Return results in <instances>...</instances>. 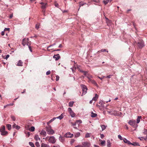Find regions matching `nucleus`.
Wrapping results in <instances>:
<instances>
[{
  "label": "nucleus",
  "mask_w": 147,
  "mask_h": 147,
  "mask_svg": "<svg viewBox=\"0 0 147 147\" xmlns=\"http://www.w3.org/2000/svg\"><path fill=\"white\" fill-rule=\"evenodd\" d=\"M29 145L31 146L32 147H34V144L31 142H29Z\"/></svg>",
  "instance_id": "473e14b6"
},
{
  "label": "nucleus",
  "mask_w": 147,
  "mask_h": 147,
  "mask_svg": "<svg viewBox=\"0 0 147 147\" xmlns=\"http://www.w3.org/2000/svg\"><path fill=\"white\" fill-rule=\"evenodd\" d=\"M63 117V114H62L59 117H57V118L59 119H61Z\"/></svg>",
  "instance_id": "bb28decb"
},
{
  "label": "nucleus",
  "mask_w": 147,
  "mask_h": 147,
  "mask_svg": "<svg viewBox=\"0 0 147 147\" xmlns=\"http://www.w3.org/2000/svg\"><path fill=\"white\" fill-rule=\"evenodd\" d=\"M53 57L55 59V60H58L60 58V56L58 54H57L56 55H54Z\"/></svg>",
  "instance_id": "2eb2a0df"
},
{
  "label": "nucleus",
  "mask_w": 147,
  "mask_h": 147,
  "mask_svg": "<svg viewBox=\"0 0 147 147\" xmlns=\"http://www.w3.org/2000/svg\"><path fill=\"white\" fill-rule=\"evenodd\" d=\"M68 111L72 117H74L75 116L76 114L72 110L71 108H68Z\"/></svg>",
  "instance_id": "6e6552de"
},
{
  "label": "nucleus",
  "mask_w": 147,
  "mask_h": 147,
  "mask_svg": "<svg viewBox=\"0 0 147 147\" xmlns=\"http://www.w3.org/2000/svg\"><path fill=\"white\" fill-rule=\"evenodd\" d=\"M105 77V76H103L102 77L100 78L99 77V76H98V78H99L101 80H102V79H103Z\"/></svg>",
  "instance_id": "bf43d9fd"
},
{
  "label": "nucleus",
  "mask_w": 147,
  "mask_h": 147,
  "mask_svg": "<svg viewBox=\"0 0 147 147\" xmlns=\"http://www.w3.org/2000/svg\"><path fill=\"white\" fill-rule=\"evenodd\" d=\"M9 57V55H7L6 56L5 58V59H7Z\"/></svg>",
  "instance_id": "052dcab7"
},
{
  "label": "nucleus",
  "mask_w": 147,
  "mask_h": 147,
  "mask_svg": "<svg viewBox=\"0 0 147 147\" xmlns=\"http://www.w3.org/2000/svg\"><path fill=\"white\" fill-rule=\"evenodd\" d=\"M97 115L96 114L94 113L93 112H92L91 113V116L92 117H96Z\"/></svg>",
  "instance_id": "a878e982"
},
{
  "label": "nucleus",
  "mask_w": 147,
  "mask_h": 147,
  "mask_svg": "<svg viewBox=\"0 0 147 147\" xmlns=\"http://www.w3.org/2000/svg\"><path fill=\"white\" fill-rule=\"evenodd\" d=\"M75 147H82L81 145H78L77 146H75Z\"/></svg>",
  "instance_id": "774afa93"
},
{
  "label": "nucleus",
  "mask_w": 147,
  "mask_h": 147,
  "mask_svg": "<svg viewBox=\"0 0 147 147\" xmlns=\"http://www.w3.org/2000/svg\"><path fill=\"white\" fill-rule=\"evenodd\" d=\"M82 147H90V144L87 142H83L82 143Z\"/></svg>",
  "instance_id": "9d476101"
},
{
  "label": "nucleus",
  "mask_w": 147,
  "mask_h": 147,
  "mask_svg": "<svg viewBox=\"0 0 147 147\" xmlns=\"http://www.w3.org/2000/svg\"><path fill=\"white\" fill-rule=\"evenodd\" d=\"M137 46L138 48L141 49L144 46V43L142 40H140L137 43Z\"/></svg>",
  "instance_id": "f03ea898"
},
{
  "label": "nucleus",
  "mask_w": 147,
  "mask_h": 147,
  "mask_svg": "<svg viewBox=\"0 0 147 147\" xmlns=\"http://www.w3.org/2000/svg\"><path fill=\"white\" fill-rule=\"evenodd\" d=\"M51 73V71H48L46 72V75H49Z\"/></svg>",
  "instance_id": "864d4df0"
},
{
  "label": "nucleus",
  "mask_w": 147,
  "mask_h": 147,
  "mask_svg": "<svg viewBox=\"0 0 147 147\" xmlns=\"http://www.w3.org/2000/svg\"><path fill=\"white\" fill-rule=\"evenodd\" d=\"M107 146L108 147H111V143L109 140L107 141Z\"/></svg>",
  "instance_id": "c85d7f7f"
},
{
  "label": "nucleus",
  "mask_w": 147,
  "mask_h": 147,
  "mask_svg": "<svg viewBox=\"0 0 147 147\" xmlns=\"http://www.w3.org/2000/svg\"><path fill=\"white\" fill-rule=\"evenodd\" d=\"M41 147H50V146L47 144L44 143H42L41 144Z\"/></svg>",
  "instance_id": "aec40b11"
},
{
  "label": "nucleus",
  "mask_w": 147,
  "mask_h": 147,
  "mask_svg": "<svg viewBox=\"0 0 147 147\" xmlns=\"http://www.w3.org/2000/svg\"><path fill=\"white\" fill-rule=\"evenodd\" d=\"M131 145H134V146H138L139 145V144L138 143H137L136 142H135L134 143H132V144H131Z\"/></svg>",
  "instance_id": "79ce46f5"
},
{
  "label": "nucleus",
  "mask_w": 147,
  "mask_h": 147,
  "mask_svg": "<svg viewBox=\"0 0 147 147\" xmlns=\"http://www.w3.org/2000/svg\"><path fill=\"white\" fill-rule=\"evenodd\" d=\"M102 130H105L106 129V127L104 125H101Z\"/></svg>",
  "instance_id": "e433bc0d"
},
{
  "label": "nucleus",
  "mask_w": 147,
  "mask_h": 147,
  "mask_svg": "<svg viewBox=\"0 0 147 147\" xmlns=\"http://www.w3.org/2000/svg\"><path fill=\"white\" fill-rule=\"evenodd\" d=\"M1 34L2 36H3L5 34V32L4 31H2L1 33Z\"/></svg>",
  "instance_id": "e2e57ef3"
},
{
  "label": "nucleus",
  "mask_w": 147,
  "mask_h": 147,
  "mask_svg": "<svg viewBox=\"0 0 147 147\" xmlns=\"http://www.w3.org/2000/svg\"><path fill=\"white\" fill-rule=\"evenodd\" d=\"M128 123L131 126L136 128L138 126V125L136 123V121L133 120H131L129 121Z\"/></svg>",
  "instance_id": "39448f33"
},
{
  "label": "nucleus",
  "mask_w": 147,
  "mask_h": 147,
  "mask_svg": "<svg viewBox=\"0 0 147 147\" xmlns=\"http://www.w3.org/2000/svg\"><path fill=\"white\" fill-rule=\"evenodd\" d=\"M76 123H77L78 125H79L82 123V121L81 120L79 119L77 120L76 121Z\"/></svg>",
  "instance_id": "412c9836"
},
{
  "label": "nucleus",
  "mask_w": 147,
  "mask_h": 147,
  "mask_svg": "<svg viewBox=\"0 0 147 147\" xmlns=\"http://www.w3.org/2000/svg\"><path fill=\"white\" fill-rule=\"evenodd\" d=\"M86 3H82L81 2H80L79 3V7H80L81 6H83L84 5V4H86ZM80 8V7H79ZM80 8H79L78 10Z\"/></svg>",
  "instance_id": "2f4dec72"
},
{
  "label": "nucleus",
  "mask_w": 147,
  "mask_h": 147,
  "mask_svg": "<svg viewBox=\"0 0 147 147\" xmlns=\"http://www.w3.org/2000/svg\"><path fill=\"white\" fill-rule=\"evenodd\" d=\"M142 118L141 116H138L137 119V123H138L140 121V119Z\"/></svg>",
  "instance_id": "b1692460"
},
{
  "label": "nucleus",
  "mask_w": 147,
  "mask_h": 147,
  "mask_svg": "<svg viewBox=\"0 0 147 147\" xmlns=\"http://www.w3.org/2000/svg\"><path fill=\"white\" fill-rule=\"evenodd\" d=\"M58 47L59 48H61L62 47V46L61 44H60L59 46Z\"/></svg>",
  "instance_id": "338daca9"
},
{
  "label": "nucleus",
  "mask_w": 147,
  "mask_h": 147,
  "mask_svg": "<svg viewBox=\"0 0 147 147\" xmlns=\"http://www.w3.org/2000/svg\"><path fill=\"white\" fill-rule=\"evenodd\" d=\"M71 124L72 125L74 126H76V122L75 123H73L72 122L71 123Z\"/></svg>",
  "instance_id": "6e6d98bb"
},
{
  "label": "nucleus",
  "mask_w": 147,
  "mask_h": 147,
  "mask_svg": "<svg viewBox=\"0 0 147 147\" xmlns=\"http://www.w3.org/2000/svg\"><path fill=\"white\" fill-rule=\"evenodd\" d=\"M74 103V102H73V101L70 102L69 103V106L70 107H72Z\"/></svg>",
  "instance_id": "5701e85b"
},
{
  "label": "nucleus",
  "mask_w": 147,
  "mask_h": 147,
  "mask_svg": "<svg viewBox=\"0 0 147 147\" xmlns=\"http://www.w3.org/2000/svg\"><path fill=\"white\" fill-rule=\"evenodd\" d=\"M98 96L97 94H95V96L93 98L92 100L96 101L97 99L98 98Z\"/></svg>",
  "instance_id": "6ab92c4d"
},
{
  "label": "nucleus",
  "mask_w": 147,
  "mask_h": 147,
  "mask_svg": "<svg viewBox=\"0 0 147 147\" xmlns=\"http://www.w3.org/2000/svg\"><path fill=\"white\" fill-rule=\"evenodd\" d=\"M40 134L41 135H42L44 136H46V133L45 131L44 130H42L41 131Z\"/></svg>",
  "instance_id": "f3484780"
},
{
  "label": "nucleus",
  "mask_w": 147,
  "mask_h": 147,
  "mask_svg": "<svg viewBox=\"0 0 147 147\" xmlns=\"http://www.w3.org/2000/svg\"><path fill=\"white\" fill-rule=\"evenodd\" d=\"M7 127L9 130H10L11 129V125L10 124H7Z\"/></svg>",
  "instance_id": "cd10ccee"
},
{
  "label": "nucleus",
  "mask_w": 147,
  "mask_h": 147,
  "mask_svg": "<svg viewBox=\"0 0 147 147\" xmlns=\"http://www.w3.org/2000/svg\"><path fill=\"white\" fill-rule=\"evenodd\" d=\"M20 126L17 125V126H16V127L15 128L18 130L20 129Z\"/></svg>",
  "instance_id": "5fc2aeb1"
},
{
  "label": "nucleus",
  "mask_w": 147,
  "mask_h": 147,
  "mask_svg": "<svg viewBox=\"0 0 147 147\" xmlns=\"http://www.w3.org/2000/svg\"><path fill=\"white\" fill-rule=\"evenodd\" d=\"M40 3L42 5L41 8L42 9H45L46 8L47 5V2H41Z\"/></svg>",
  "instance_id": "f8f14e48"
},
{
  "label": "nucleus",
  "mask_w": 147,
  "mask_h": 147,
  "mask_svg": "<svg viewBox=\"0 0 147 147\" xmlns=\"http://www.w3.org/2000/svg\"><path fill=\"white\" fill-rule=\"evenodd\" d=\"M80 134L79 132H77L76 133L75 135V138H78L80 136Z\"/></svg>",
  "instance_id": "393cba45"
},
{
  "label": "nucleus",
  "mask_w": 147,
  "mask_h": 147,
  "mask_svg": "<svg viewBox=\"0 0 147 147\" xmlns=\"http://www.w3.org/2000/svg\"><path fill=\"white\" fill-rule=\"evenodd\" d=\"M45 139V140H48L49 142L51 143H55L56 142L55 138L54 136L47 137Z\"/></svg>",
  "instance_id": "f257e3e1"
},
{
  "label": "nucleus",
  "mask_w": 147,
  "mask_h": 147,
  "mask_svg": "<svg viewBox=\"0 0 147 147\" xmlns=\"http://www.w3.org/2000/svg\"><path fill=\"white\" fill-rule=\"evenodd\" d=\"M74 136V135L73 134H71L70 132H68L66 133L64 135V137L66 138H72Z\"/></svg>",
  "instance_id": "9b49d317"
},
{
  "label": "nucleus",
  "mask_w": 147,
  "mask_h": 147,
  "mask_svg": "<svg viewBox=\"0 0 147 147\" xmlns=\"http://www.w3.org/2000/svg\"><path fill=\"white\" fill-rule=\"evenodd\" d=\"M81 86L82 88V96L83 94H85L86 93L87 88L86 86L84 85H81Z\"/></svg>",
  "instance_id": "0eeeda50"
},
{
  "label": "nucleus",
  "mask_w": 147,
  "mask_h": 147,
  "mask_svg": "<svg viewBox=\"0 0 147 147\" xmlns=\"http://www.w3.org/2000/svg\"><path fill=\"white\" fill-rule=\"evenodd\" d=\"M10 29L9 28H5L4 29V30L6 31V30H8V31H9Z\"/></svg>",
  "instance_id": "13d9d810"
},
{
  "label": "nucleus",
  "mask_w": 147,
  "mask_h": 147,
  "mask_svg": "<svg viewBox=\"0 0 147 147\" xmlns=\"http://www.w3.org/2000/svg\"><path fill=\"white\" fill-rule=\"evenodd\" d=\"M100 51L101 52H104L105 51H106L107 52H108V51H107L106 49H102L100 50Z\"/></svg>",
  "instance_id": "49530a36"
},
{
  "label": "nucleus",
  "mask_w": 147,
  "mask_h": 147,
  "mask_svg": "<svg viewBox=\"0 0 147 147\" xmlns=\"http://www.w3.org/2000/svg\"><path fill=\"white\" fill-rule=\"evenodd\" d=\"M1 135L3 136L7 135L8 134L7 131H5V127L4 126H3L0 129Z\"/></svg>",
  "instance_id": "20e7f679"
},
{
  "label": "nucleus",
  "mask_w": 147,
  "mask_h": 147,
  "mask_svg": "<svg viewBox=\"0 0 147 147\" xmlns=\"http://www.w3.org/2000/svg\"><path fill=\"white\" fill-rule=\"evenodd\" d=\"M55 45V43H54L52 45H50L48 47H47V50L48 51H50V49H48L49 48L51 47V46H54Z\"/></svg>",
  "instance_id": "58836bf2"
},
{
  "label": "nucleus",
  "mask_w": 147,
  "mask_h": 147,
  "mask_svg": "<svg viewBox=\"0 0 147 147\" xmlns=\"http://www.w3.org/2000/svg\"><path fill=\"white\" fill-rule=\"evenodd\" d=\"M75 69H78L79 71H80V72L83 73L84 74V76H86V75L88 73V72L87 71H84L80 69L79 67L78 66V65H76V67L75 66V65H74Z\"/></svg>",
  "instance_id": "1a4fd4ad"
},
{
  "label": "nucleus",
  "mask_w": 147,
  "mask_h": 147,
  "mask_svg": "<svg viewBox=\"0 0 147 147\" xmlns=\"http://www.w3.org/2000/svg\"><path fill=\"white\" fill-rule=\"evenodd\" d=\"M100 138H101L102 139L105 137V136L103 134H100Z\"/></svg>",
  "instance_id": "4d7b16f0"
},
{
  "label": "nucleus",
  "mask_w": 147,
  "mask_h": 147,
  "mask_svg": "<svg viewBox=\"0 0 147 147\" xmlns=\"http://www.w3.org/2000/svg\"><path fill=\"white\" fill-rule=\"evenodd\" d=\"M22 63V61L21 60H19L18 62V64H21Z\"/></svg>",
  "instance_id": "c03bdc74"
},
{
  "label": "nucleus",
  "mask_w": 147,
  "mask_h": 147,
  "mask_svg": "<svg viewBox=\"0 0 147 147\" xmlns=\"http://www.w3.org/2000/svg\"><path fill=\"white\" fill-rule=\"evenodd\" d=\"M90 82L92 83V84L94 85L95 86H96L97 87H98V85L97 84L96 82L94 80H90Z\"/></svg>",
  "instance_id": "a211bd4d"
},
{
  "label": "nucleus",
  "mask_w": 147,
  "mask_h": 147,
  "mask_svg": "<svg viewBox=\"0 0 147 147\" xmlns=\"http://www.w3.org/2000/svg\"><path fill=\"white\" fill-rule=\"evenodd\" d=\"M28 48H29V49L30 50V51L31 52H32V50L31 49V47L30 46H29Z\"/></svg>",
  "instance_id": "680f3d73"
},
{
  "label": "nucleus",
  "mask_w": 147,
  "mask_h": 147,
  "mask_svg": "<svg viewBox=\"0 0 147 147\" xmlns=\"http://www.w3.org/2000/svg\"><path fill=\"white\" fill-rule=\"evenodd\" d=\"M143 132L144 134H147V129H144Z\"/></svg>",
  "instance_id": "ea45409f"
},
{
  "label": "nucleus",
  "mask_w": 147,
  "mask_h": 147,
  "mask_svg": "<svg viewBox=\"0 0 147 147\" xmlns=\"http://www.w3.org/2000/svg\"><path fill=\"white\" fill-rule=\"evenodd\" d=\"M27 126V129H28L29 131L32 132L34 131L35 128L34 127L32 126L30 127L29 125H28Z\"/></svg>",
  "instance_id": "ddd939ff"
},
{
  "label": "nucleus",
  "mask_w": 147,
  "mask_h": 147,
  "mask_svg": "<svg viewBox=\"0 0 147 147\" xmlns=\"http://www.w3.org/2000/svg\"><path fill=\"white\" fill-rule=\"evenodd\" d=\"M112 76V75H109V76H108L105 77L106 78H110Z\"/></svg>",
  "instance_id": "603ef678"
},
{
  "label": "nucleus",
  "mask_w": 147,
  "mask_h": 147,
  "mask_svg": "<svg viewBox=\"0 0 147 147\" xmlns=\"http://www.w3.org/2000/svg\"><path fill=\"white\" fill-rule=\"evenodd\" d=\"M118 138L119 139L121 140H123L122 137L120 135H119L118 136Z\"/></svg>",
  "instance_id": "37998d69"
},
{
  "label": "nucleus",
  "mask_w": 147,
  "mask_h": 147,
  "mask_svg": "<svg viewBox=\"0 0 147 147\" xmlns=\"http://www.w3.org/2000/svg\"><path fill=\"white\" fill-rule=\"evenodd\" d=\"M104 104V102L102 101H100L99 103V105H97V106L100 110H102L105 107Z\"/></svg>",
  "instance_id": "423d86ee"
},
{
  "label": "nucleus",
  "mask_w": 147,
  "mask_h": 147,
  "mask_svg": "<svg viewBox=\"0 0 147 147\" xmlns=\"http://www.w3.org/2000/svg\"><path fill=\"white\" fill-rule=\"evenodd\" d=\"M109 0H106L103 1V3L105 5L107 4L109 2Z\"/></svg>",
  "instance_id": "c9c22d12"
},
{
  "label": "nucleus",
  "mask_w": 147,
  "mask_h": 147,
  "mask_svg": "<svg viewBox=\"0 0 147 147\" xmlns=\"http://www.w3.org/2000/svg\"><path fill=\"white\" fill-rule=\"evenodd\" d=\"M90 136V133H87L86 134L85 136L86 138H88Z\"/></svg>",
  "instance_id": "7c9ffc66"
},
{
  "label": "nucleus",
  "mask_w": 147,
  "mask_h": 147,
  "mask_svg": "<svg viewBox=\"0 0 147 147\" xmlns=\"http://www.w3.org/2000/svg\"><path fill=\"white\" fill-rule=\"evenodd\" d=\"M28 38H27V39H25L24 38L22 40V44L24 46H25L26 45V43L28 41Z\"/></svg>",
  "instance_id": "4468645a"
},
{
  "label": "nucleus",
  "mask_w": 147,
  "mask_h": 147,
  "mask_svg": "<svg viewBox=\"0 0 147 147\" xmlns=\"http://www.w3.org/2000/svg\"><path fill=\"white\" fill-rule=\"evenodd\" d=\"M46 130L48 134H53L54 133V131L51 129V126H49V127H46Z\"/></svg>",
  "instance_id": "7ed1b4c3"
},
{
  "label": "nucleus",
  "mask_w": 147,
  "mask_h": 147,
  "mask_svg": "<svg viewBox=\"0 0 147 147\" xmlns=\"http://www.w3.org/2000/svg\"><path fill=\"white\" fill-rule=\"evenodd\" d=\"M16 126L15 124H14L12 126L13 128H15Z\"/></svg>",
  "instance_id": "0e129e2a"
},
{
  "label": "nucleus",
  "mask_w": 147,
  "mask_h": 147,
  "mask_svg": "<svg viewBox=\"0 0 147 147\" xmlns=\"http://www.w3.org/2000/svg\"><path fill=\"white\" fill-rule=\"evenodd\" d=\"M34 138L36 141L40 140V138L38 135H36L34 137Z\"/></svg>",
  "instance_id": "4be33fe9"
},
{
  "label": "nucleus",
  "mask_w": 147,
  "mask_h": 147,
  "mask_svg": "<svg viewBox=\"0 0 147 147\" xmlns=\"http://www.w3.org/2000/svg\"><path fill=\"white\" fill-rule=\"evenodd\" d=\"M56 81H58L59 80V76H56Z\"/></svg>",
  "instance_id": "8fccbe9b"
},
{
  "label": "nucleus",
  "mask_w": 147,
  "mask_h": 147,
  "mask_svg": "<svg viewBox=\"0 0 147 147\" xmlns=\"http://www.w3.org/2000/svg\"><path fill=\"white\" fill-rule=\"evenodd\" d=\"M75 141V140L74 139H71V140L70 141V143L71 144H72L74 143Z\"/></svg>",
  "instance_id": "3c124183"
},
{
  "label": "nucleus",
  "mask_w": 147,
  "mask_h": 147,
  "mask_svg": "<svg viewBox=\"0 0 147 147\" xmlns=\"http://www.w3.org/2000/svg\"><path fill=\"white\" fill-rule=\"evenodd\" d=\"M59 140L61 142H63L64 141V137L61 136L59 137Z\"/></svg>",
  "instance_id": "c756f323"
},
{
  "label": "nucleus",
  "mask_w": 147,
  "mask_h": 147,
  "mask_svg": "<svg viewBox=\"0 0 147 147\" xmlns=\"http://www.w3.org/2000/svg\"><path fill=\"white\" fill-rule=\"evenodd\" d=\"M87 77L89 79V81H90V80H91V78H92V77L91 76L88 75V76H87Z\"/></svg>",
  "instance_id": "4c0bfd02"
},
{
  "label": "nucleus",
  "mask_w": 147,
  "mask_h": 147,
  "mask_svg": "<svg viewBox=\"0 0 147 147\" xmlns=\"http://www.w3.org/2000/svg\"><path fill=\"white\" fill-rule=\"evenodd\" d=\"M53 119H51L50 120L49 122H48L47 123V124H48V125H49V124H50V123H51V122L53 121Z\"/></svg>",
  "instance_id": "de8ad7c7"
},
{
  "label": "nucleus",
  "mask_w": 147,
  "mask_h": 147,
  "mask_svg": "<svg viewBox=\"0 0 147 147\" xmlns=\"http://www.w3.org/2000/svg\"><path fill=\"white\" fill-rule=\"evenodd\" d=\"M101 144L102 146L105 145V140H101Z\"/></svg>",
  "instance_id": "72a5a7b5"
},
{
  "label": "nucleus",
  "mask_w": 147,
  "mask_h": 147,
  "mask_svg": "<svg viewBox=\"0 0 147 147\" xmlns=\"http://www.w3.org/2000/svg\"><path fill=\"white\" fill-rule=\"evenodd\" d=\"M141 138L142 139H144L145 140L147 141V135L145 137H142Z\"/></svg>",
  "instance_id": "09e8293b"
},
{
  "label": "nucleus",
  "mask_w": 147,
  "mask_h": 147,
  "mask_svg": "<svg viewBox=\"0 0 147 147\" xmlns=\"http://www.w3.org/2000/svg\"><path fill=\"white\" fill-rule=\"evenodd\" d=\"M93 1L95 2L98 3L99 1L98 0H93Z\"/></svg>",
  "instance_id": "69168bd1"
},
{
  "label": "nucleus",
  "mask_w": 147,
  "mask_h": 147,
  "mask_svg": "<svg viewBox=\"0 0 147 147\" xmlns=\"http://www.w3.org/2000/svg\"><path fill=\"white\" fill-rule=\"evenodd\" d=\"M11 118L13 121H15V120L16 118L14 116L12 115L11 116Z\"/></svg>",
  "instance_id": "a18cd8bd"
},
{
  "label": "nucleus",
  "mask_w": 147,
  "mask_h": 147,
  "mask_svg": "<svg viewBox=\"0 0 147 147\" xmlns=\"http://www.w3.org/2000/svg\"><path fill=\"white\" fill-rule=\"evenodd\" d=\"M123 142L126 143L127 144H132V143H131L129 141L127 140L126 139L124 138L123 139Z\"/></svg>",
  "instance_id": "dca6fc26"
},
{
  "label": "nucleus",
  "mask_w": 147,
  "mask_h": 147,
  "mask_svg": "<svg viewBox=\"0 0 147 147\" xmlns=\"http://www.w3.org/2000/svg\"><path fill=\"white\" fill-rule=\"evenodd\" d=\"M40 24H37L36 25V28L37 29H38L39 28Z\"/></svg>",
  "instance_id": "a19ab883"
},
{
  "label": "nucleus",
  "mask_w": 147,
  "mask_h": 147,
  "mask_svg": "<svg viewBox=\"0 0 147 147\" xmlns=\"http://www.w3.org/2000/svg\"><path fill=\"white\" fill-rule=\"evenodd\" d=\"M36 146L37 147H40V145L39 144V143L38 142H36L35 144Z\"/></svg>",
  "instance_id": "f704fd0d"
}]
</instances>
